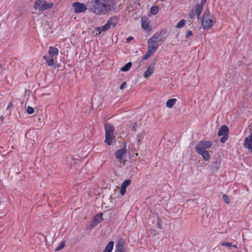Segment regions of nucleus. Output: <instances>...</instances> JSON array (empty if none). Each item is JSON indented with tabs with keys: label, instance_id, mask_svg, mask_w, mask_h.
Returning <instances> with one entry per match:
<instances>
[{
	"label": "nucleus",
	"instance_id": "obj_1",
	"mask_svg": "<svg viewBox=\"0 0 252 252\" xmlns=\"http://www.w3.org/2000/svg\"><path fill=\"white\" fill-rule=\"evenodd\" d=\"M89 10L96 15H104L113 9L108 0H92Z\"/></svg>",
	"mask_w": 252,
	"mask_h": 252
},
{
	"label": "nucleus",
	"instance_id": "obj_2",
	"mask_svg": "<svg viewBox=\"0 0 252 252\" xmlns=\"http://www.w3.org/2000/svg\"><path fill=\"white\" fill-rule=\"evenodd\" d=\"M163 35L162 32H160L156 33L151 38H149L148 40V49L155 52L160 45V43L164 40Z\"/></svg>",
	"mask_w": 252,
	"mask_h": 252
},
{
	"label": "nucleus",
	"instance_id": "obj_3",
	"mask_svg": "<svg viewBox=\"0 0 252 252\" xmlns=\"http://www.w3.org/2000/svg\"><path fill=\"white\" fill-rule=\"evenodd\" d=\"M105 138L104 142L108 145H111L115 141L114 135L115 128L109 123H106L104 125Z\"/></svg>",
	"mask_w": 252,
	"mask_h": 252
},
{
	"label": "nucleus",
	"instance_id": "obj_4",
	"mask_svg": "<svg viewBox=\"0 0 252 252\" xmlns=\"http://www.w3.org/2000/svg\"><path fill=\"white\" fill-rule=\"evenodd\" d=\"M216 23L214 16L208 10H206L203 15L201 21L202 26L204 30L211 28Z\"/></svg>",
	"mask_w": 252,
	"mask_h": 252
},
{
	"label": "nucleus",
	"instance_id": "obj_5",
	"mask_svg": "<svg viewBox=\"0 0 252 252\" xmlns=\"http://www.w3.org/2000/svg\"><path fill=\"white\" fill-rule=\"evenodd\" d=\"M53 5V2H48L45 0H35L33 7L34 9L42 12L51 8Z\"/></svg>",
	"mask_w": 252,
	"mask_h": 252
},
{
	"label": "nucleus",
	"instance_id": "obj_6",
	"mask_svg": "<svg viewBox=\"0 0 252 252\" xmlns=\"http://www.w3.org/2000/svg\"><path fill=\"white\" fill-rule=\"evenodd\" d=\"M212 143L210 141L202 140L199 142L195 147V150L197 153L206 151V149L210 148Z\"/></svg>",
	"mask_w": 252,
	"mask_h": 252
},
{
	"label": "nucleus",
	"instance_id": "obj_7",
	"mask_svg": "<svg viewBox=\"0 0 252 252\" xmlns=\"http://www.w3.org/2000/svg\"><path fill=\"white\" fill-rule=\"evenodd\" d=\"M115 155L117 159H118L120 163L125 164L126 161L125 158L126 157V148H122L118 150L115 153Z\"/></svg>",
	"mask_w": 252,
	"mask_h": 252
},
{
	"label": "nucleus",
	"instance_id": "obj_8",
	"mask_svg": "<svg viewBox=\"0 0 252 252\" xmlns=\"http://www.w3.org/2000/svg\"><path fill=\"white\" fill-rule=\"evenodd\" d=\"M228 131L229 129L225 126H222L220 127L218 132V135L220 136H222L220 140L221 143H224L227 139Z\"/></svg>",
	"mask_w": 252,
	"mask_h": 252
},
{
	"label": "nucleus",
	"instance_id": "obj_9",
	"mask_svg": "<svg viewBox=\"0 0 252 252\" xmlns=\"http://www.w3.org/2000/svg\"><path fill=\"white\" fill-rule=\"evenodd\" d=\"M72 6L74 8V12L75 13L84 12L87 9L85 4L79 2H74L72 4Z\"/></svg>",
	"mask_w": 252,
	"mask_h": 252
},
{
	"label": "nucleus",
	"instance_id": "obj_10",
	"mask_svg": "<svg viewBox=\"0 0 252 252\" xmlns=\"http://www.w3.org/2000/svg\"><path fill=\"white\" fill-rule=\"evenodd\" d=\"M141 26L142 28L147 32H150L152 30V28L149 25V18L146 16L142 17Z\"/></svg>",
	"mask_w": 252,
	"mask_h": 252
},
{
	"label": "nucleus",
	"instance_id": "obj_11",
	"mask_svg": "<svg viewBox=\"0 0 252 252\" xmlns=\"http://www.w3.org/2000/svg\"><path fill=\"white\" fill-rule=\"evenodd\" d=\"M125 244L126 241L124 239H120L116 246L115 252H126L125 248Z\"/></svg>",
	"mask_w": 252,
	"mask_h": 252
},
{
	"label": "nucleus",
	"instance_id": "obj_12",
	"mask_svg": "<svg viewBox=\"0 0 252 252\" xmlns=\"http://www.w3.org/2000/svg\"><path fill=\"white\" fill-rule=\"evenodd\" d=\"M131 182L130 180L127 179L122 183L120 190V193L122 195H124L126 193V188L130 185Z\"/></svg>",
	"mask_w": 252,
	"mask_h": 252
},
{
	"label": "nucleus",
	"instance_id": "obj_13",
	"mask_svg": "<svg viewBox=\"0 0 252 252\" xmlns=\"http://www.w3.org/2000/svg\"><path fill=\"white\" fill-rule=\"evenodd\" d=\"M244 146L245 148L251 150L252 152V133L246 138L244 142Z\"/></svg>",
	"mask_w": 252,
	"mask_h": 252
},
{
	"label": "nucleus",
	"instance_id": "obj_14",
	"mask_svg": "<svg viewBox=\"0 0 252 252\" xmlns=\"http://www.w3.org/2000/svg\"><path fill=\"white\" fill-rule=\"evenodd\" d=\"M48 54L50 56L53 57L57 56L59 54V50L56 47L50 46L49 48Z\"/></svg>",
	"mask_w": 252,
	"mask_h": 252
},
{
	"label": "nucleus",
	"instance_id": "obj_15",
	"mask_svg": "<svg viewBox=\"0 0 252 252\" xmlns=\"http://www.w3.org/2000/svg\"><path fill=\"white\" fill-rule=\"evenodd\" d=\"M154 70V67L153 66L150 65L146 71L144 73V76L146 78H149L152 74L153 73Z\"/></svg>",
	"mask_w": 252,
	"mask_h": 252
},
{
	"label": "nucleus",
	"instance_id": "obj_16",
	"mask_svg": "<svg viewBox=\"0 0 252 252\" xmlns=\"http://www.w3.org/2000/svg\"><path fill=\"white\" fill-rule=\"evenodd\" d=\"M43 58L44 60H45L49 66H53L54 64L55 63H54V59H53V57L50 56L49 57H47L46 56H44L43 57Z\"/></svg>",
	"mask_w": 252,
	"mask_h": 252
},
{
	"label": "nucleus",
	"instance_id": "obj_17",
	"mask_svg": "<svg viewBox=\"0 0 252 252\" xmlns=\"http://www.w3.org/2000/svg\"><path fill=\"white\" fill-rule=\"evenodd\" d=\"M203 6V5L199 4H197L195 7V10L194 11L198 18H199V16L200 15L202 12Z\"/></svg>",
	"mask_w": 252,
	"mask_h": 252
},
{
	"label": "nucleus",
	"instance_id": "obj_18",
	"mask_svg": "<svg viewBox=\"0 0 252 252\" xmlns=\"http://www.w3.org/2000/svg\"><path fill=\"white\" fill-rule=\"evenodd\" d=\"M114 243L113 241H110L106 245L103 252H111L114 247Z\"/></svg>",
	"mask_w": 252,
	"mask_h": 252
},
{
	"label": "nucleus",
	"instance_id": "obj_19",
	"mask_svg": "<svg viewBox=\"0 0 252 252\" xmlns=\"http://www.w3.org/2000/svg\"><path fill=\"white\" fill-rule=\"evenodd\" d=\"M176 101L177 99L176 98L169 99L167 101L166 106L167 107L171 108L175 104Z\"/></svg>",
	"mask_w": 252,
	"mask_h": 252
},
{
	"label": "nucleus",
	"instance_id": "obj_20",
	"mask_svg": "<svg viewBox=\"0 0 252 252\" xmlns=\"http://www.w3.org/2000/svg\"><path fill=\"white\" fill-rule=\"evenodd\" d=\"M110 29V27L109 24L107 23L102 27H97L95 29L97 31L99 32V33H100L102 32L106 31Z\"/></svg>",
	"mask_w": 252,
	"mask_h": 252
},
{
	"label": "nucleus",
	"instance_id": "obj_21",
	"mask_svg": "<svg viewBox=\"0 0 252 252\" xmlns=\"http://www.w3.org/2000/svg\"><path fill=\"white\" fill-rule=\"evenodd\" d=\"M198 154L201 155L203 158L206 161L209 160L210 158V156L208 151H203Z\"/></svg>",
	"mask_w": 252,
	"mask_h": 252
},
{
	"label": "nucleus",
	"instance_id": "obj_22",
	"mask_svg": "<svg viewBox=\"0 0 252 252\" xmlns=\"http://www.w3.org/2000/svg\"><path fill=\"white\" fill-rule=\"evenodd\" d=\"M94 221L95 224H97L103 220L102 214H97L95 215L93 219Z\"/></svg>",
	"mask_w": 252,
	"mask_h": 252
},
{
	"label": "nucleus",
	"instance_id": "obj_23",
	"mask_svg": "<svg viewBox=\"0 0 252 252\" xmlns=\"http://www.w3.org/2000/svg\"><path fill=\"white\" fill-rule=\"evenodd\" d=\"M107 24H109L110 28H113L116 25L117 20L115 18H112L107 22Z\"/></svg>",
	"mask_w": 252,
	"mask_h": 252
},
{
	"label": "nucleus",
	"instance_id": "obj_24",
	"mask_svg": "<svg viewBox=\"0 0 252 252\" xmlns=\"http://www.w3.org/2000/svg\"><path fill=\"white\" fill-rule=\"evenodd\" d=\"M107 24H109L110 28H113L116 25L117 20L115 18H112L107 22Z\"/></svg>",
	"mask_w": 252,
	"mask_h": 252
},
{
	"label": "nucleus",
	"instance_id": "obj_25",
	"mask_svg": "<svg viewBox=\"0 0 252 252\" xmlns=\"http://www.w3.org/2000/svg\"><path fill=\"white\" fill-rule=\"evenodd\" d=\"M155 52H153L152 50L149 49H148L147 53L146 55L143 56L142 59L143 60H147L151 55H152Z\"/></svg>",
	"mask_w": 252,
	"mask_h": 252
},
{
	"label": "nucleus",
	"instance_id": "obj_26",
	"mask_svg": "<svg viewBox=\"0 0 252 252\" xmlns=\"http://www.w3.org/2000/svg\"><path fill=\"white\" fill-rule=\"evenodd\" d=\"M132 66V63L131 62H129L127 63L125 66L121 68V70L122 71H127L130 69Z\"/></svg>",
	"mask_w": 252,
	"mask_h": 252
},
{
	"label": "nucleus",
	"instance_id": "obj_27",
	"mask_svg": "<svg viewBox=\"0 0 252 252\" xmlns=\"http://www.w3.org/2000/svg\"><path fill=\"white\" fill-rule=\"evenodd\" d=\"M158 11V7L156 6H152L151 8V13L153 15H156Z\"/></svg>",
	"mask_w": 252,
	"mask_h": 252
},
{
	"label": "nucleus",
	"instance_id": "obj_28",
	"mask_svg": "<svg viewBox=\"0 0 252 252\" xmlns=\"http://www.w3.org/2000/svg\"><path fill=\"white\" fill-rule=\"evenodd\" d=\"M185 21L184 20H181L179 21L176 25V28L178 29H180L183 28L185 25Z\"/></svg>",
	"mask_w": 252,
	"mask_h": 252
},
{
	"label": "nucleus",
	"instance_id": "obj_29",
	"mask_svg": "<svg viewBox=\"0 0 252 252\" xmlns=\"http://www.w3.org/2000/svg\"><path fill=\"white\" fill-rule=\"evenodd\" d=\"M144 133H139L137 135V140L138 141V142H139V143L140 144V143L143 140V139L144 138Z\"/></svg>",
	"mask_w": 252,
	"mask_h": 252
},
{
	"label": "nucleus",
	"instance_id": "obj_30",
	"mask_svg": "<svg viewBox=\"0 0 252 252\" xmlns=\"http://www.w3.org/2000/svg\"><path fill=\"white\" fill-rule=\"evenodd\" d=\"M222 199H223V201L225 202V203H226L227 204H228L230 203L229 198L228 197V196L226 195V194H223L222 195Z\"/></svg>",
	"mask_w": 252,
	"mask_h": 252
},
{
	"label": "nucleus",
	"instance_id": "obj_31",
	"mask_svg": "<svg viewBox=\"0 0 252 252\" xmlns=\"http://www.w3.org/2000/svg\"><path fill=\"white\" fill-rule=\"evenodd\" d=\"M65 246L64 242H62L61 244L56 248V251H58L62 249Z\"/></svg>",
	"mask_w": 252,
	"mask_h": 252
},
{
	"label": "nucleus",
	"instance_id": "obj_32",
	"mask_svg": "<svg viewBox=\"0 0 252 252\" xmlns=\"http://www.w3.org/2000/svg\"><path fill=\"white\" fill-rule=\"evenodd\" d=\"M27 112L29 114H32L34 112V109L32 107L28 106L27 108Z\"/></svg>",
	"mask_w": 252,
	"mask_h": 252
},
{
	"label": "nucleus",
	"instance_id": "obj_33",
	"mask_svg": "<svg viewBox=\"0 0 252 252\" xmlns=\"http://www.w3.org/2000/svg\"><path fill=\"white\" fill-rule=\"evenodd\" d=\"M192 35V32L191 31L189 30L187 32L186 34V38L187 39H189L190 36Z\"/></svg>",
	"mask_w": 252,
	"mask_h": 252
},
{
	"label": "nucleus",
	"instance_id": "obj_34",
	"mask_svg": "<svg viewBox=\"0 0 252 252\" xmlns=\"http://www.w3.org/2000/svg\"><path fill=\"white\" fill-rule=\"evenodd\" d=\"M220 244L222 246L228 247H231V246H232L231 243H227V242H221L220 243Z\"/></svg>",
	"mask_w": 252,
	"mask_h": 252
},
{
	"label": "nucleus",
	"instance_id": "obj_35",
	"mask_svg": "<svg viewBox=\"0 0 252 252\" xmlns=\"http://www.w3.org/2000/svg\"><path fill=\"white\" fill-rule=\"evenodd\" d=\"M195 15L196 14L194 11L193 10H192L189 13V17L190 18L192 19L194 18Z\"/></svg>",
	"mask_w": 252,
	"mask_h": 252
},
{
	"label": "nucleus",
	"instance_id": "obj_36",
	"mask_svg": "<svg viewBox=\"0 0 252 252\" xmlns=\"http://www.w3.org/2000/svg\"><path fill=\"white\" fill-rule=\"evenodd\" d=\"M126 82H123L122 84H121V86H120V89L121 90H123V89H124L126 87Z\"/></svg>",
	"mask_w": 252,
	"mask_h": 252
},
{
	"label": "nucleus",
	"instance_id": "obj_37",
	"mask_svg": "<svg viewBox=\"0 0 252 252\" xmlns=\"http://www.w3.org/2000/svg\"><path fill=\"white\" fill-rule=\"evenodd\" d=\"M206 1L207 0H201V2H200V4H202V5H204L206 3Z\"/></svg>",
	"mask_w": 252,
	"mask_h": 252
},
{
	"label": "nucleus",
	"instance_id": "obj_38",
	"mask_svg": "<svg viewBox=\"0 0 252 252\" xmlns=\"http://www.w3.org/2000/svg\"><path fill=\"white\" fill-rule=\"evenodd\" d=\"M133 39V37L130 36V37H128V38H127V40H132V39Z\"/></svg>",
	"mask_w": 252,
	"mask_h": 252
},
{
	"label": "nucleus",
	"instance_id": "obj_39",
	"mask_svg": "<svg viewBox=\"0 0 252 252\" xmlns=\"http://www.w3.org/2000/svg\"><path fill=\"white\" fill-rule=\"evenodd\" d=\"M231 247H233L234 248L237 249V246L236 245H232Z\"/></svg>",
	"mask_w": 252,
	"mask_h": 252
}]
</instances>
